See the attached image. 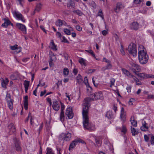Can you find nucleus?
Returning <instances> with one entry per match:
<instances>
[{
    "label": "nucleus",
    "mask_w": 154,
    "mask_h": 154,
    "mask_svg": "<svg viewBox=\"0 0 154 154\" xmlns=\"http://www.w3.org/2000/svg\"><path fill=\"white\" fill-rule=\"evenodd\" d=\"M88 99V100H87V101H88V106L89 108V103L90 101L94 100H97L98 99H103V94L100 91L97 92H96L95 93H94L93 96H92V97L85 98L84 99L83 105H84V103H85V101H86L85 99Z\"/></svg>",
    "instance_id": "7ed1b4c3"
},
{
    "label": "nucleus",
    "mask_w": 154,
    "mask_h": 154,
    "mask_svg": "<svg viewBox=\"0 0 154 154\" xmlns=\"http://www.w3.org/2000/svg\"><path fill=\"white\" fill-rule=\"evenodd\" d=\"M120 51L121 54L123 55H125V52L124 50L123 45H121V48L120 49Z\"/></svg>",
    "instance_id": "c03bdc74"
},
{
    "label": "nucleus",
    "mask_w": 154,
    "mask_h": 154,
    "mask_svg": "<svg viewBox=\"0 0 154 154\" xmlns=\"http://www.w3.org/2000/svg\"><path fill=\"white\" fill-rule=\"evenodd\" d=\"M42 5L40 3L37 4L36 6V8L35 9V10L38 11H39L41 8Z\"/></svg>",
    "instance_id": "f704fd0d"
},
{
    "label": "nucleus",
    "mask_w": 154,
    "mask_h": 154,
    "mask_svg": "<svg viewBox=\"0 0 154 154\" xmlns=\"http://www.w3.org/2000/svg\"><path fill=\"white\" fill-rule=\"evenodd\" d=\"M4 20L7 26L10 25H11L12 26H13V24L11 23L9 20L6 19H5Z\"/></svg>",
    "instance_id": "e433bc0d"
},
{
    "label": "nucleus",
    "mask_w": 154,
    "mask_h": 154,
    "mask_svg": "<svg viewBox=\"0 0 154 154\" xmlns=\"http://www.w3.org/2000/svg\"><path fill=\"white\" fill-rule=\"evenodd\" d=\"M131 65L133 71L135 74L141 71V68L138 64L135 63H132Z\"/></svg>",
    "instance_id": "9b49d317"
},
{
    "label": "nucleus",
    "mask_w": 154,
    "mask_h": 154,
    "mask_svg": "<svg viewBox=\"0 0 154 154\" xmlns=\"http://www.w3.org/2000/svg\"><path fill=\"white\" fill-rule=\"evenodd\" d=\"M98 14V16L100 17L103 20L104 19V16L102 11L101 9L99 10Z\"/></svg>",
    "instance_id": "c9c22d12"
},
{
    "label": "nucleus",
    "mask_w": 154,
    "mask_h": 154,
    "mask_svg": "<svg viewBox=\"0 0 154 154\" xmlns=\"http://www.w3.org/2000/svg\"><path fill=\"white\" fill-rule=\"evenodd\" d=\"M121 131L124 133V134H125L127 131V129L125 125H123L122 126V128H120Z\"/></svg>",
    "instance_id": "58836bf2"
},
{
    "label": "nucleus",
    "mask_w": 154,
    "mask_h": 154,
    "mask_svg": "<svg viewBox=\"0 0 154 154\" xmlns=\"http://www.w3.org/2000/svg\"><path fill=\"white\" fill-rule=\"evenodd\" d=\"M121 118L122 121L123 123H124L125 119V115L124 114H122V113H121Z\"/></svg>",
    "instance_id": "09e8293b"
},
{
    "label": "nucleus",
    "mask_w": 154,
    "mask_h": 154,
    "mask_svg": "<svg viewBox=\"0 0 154 154\" xmlns=\"http://www.w3.org/2000/svg\"><path fill=\"white\" fill-rule=\"evenodd\" d=\"M60 103L61 104V112H64L63 110L65 108V106L61 102H60Z\"/></svg>",
    "instance_id": "de8ad7c7"
},
{
    "label": "nucleus",
    "mask_w": 154,
    "mask_h": 154,
    "mask_svg": "<svg viewBox=\"0 0 154 154\" xmlns=\"http://www.w3.org/2000/svg\"><path fill=\"white\" fill-rule=\"evenodd\" d=\"M60 121L63 122L65 119V116L64 112H60Z\"/></svg>",
    "instance_id": "c756f323"
},
{
    "label": "nucleus",
    "mask_w": 154,
    "mask_h": 154,
    "mask_svg": "<svg viewBox=\"0 0 154 154\" xmlns=\"http://www.w3.org/2000/svg\"><path fill=\"white\" fill-rule=\"evenodd\" d=\"M122 70L123 73L129 77H131V76L132 74H131V73L128 71L126 70L125 69H122Z\"/></svg>",
    "instance_id": "bb28decb"
},
{
    "label": "nucleus",
    "mask_w": 154,
    "mask_h": 154,
    "mask_svg": "<svg viewBox=\"0 0 154 154\" xmlns=\"http://www.w3.org/2000/svg\"><path fill=\"white\" fill-rule=\"evenodd\" d=\"M31 114L30 113H29L28 114V116L27 117V118L26 119V120H25V122H28V121L29 120V117H31Z\"/></svg>",
    "instance_id": "0e129e2a"
},
{
    "label": "nucleus",
    "mask_w": 154,
    "mask_h": 154,
    "mask_svg": "<svg viewBox=\"0 0 154 154\" xmlns=\"http://www.w3.org/2000/svg\"><path fill=\"white\" fill-rule=\"evenodd\" d=\"M102 34L104 36L106 35L108 33V32L105 30H104L102 32Z\"/></svg>",
    "instance_id": "e2e57ef3"
},
{
    "label": "nucleus",
    "mask_w": 154,
    "mask_h": 154,
    "mask_svg": "<svg viewBox=\"0 0 154 154\" xmlns=\"http://www.w3.org/2000/svg\"><path fill=\"white\" fill-rule=\"evenodd\" d=\"M150 141L151 144L152 145H154V136H151Z\"/></svg>",
    "instance_id": "13d9d810"
},
{
    "label": "nucleus",
    "mask_w": 154,
    "mask_h": 154,
    "mask_svg": "<svg viewBox=\"0 0 154 154\" xmlns=\"http://www.w3.org/2000/svg\"><path fill=\"white\" fill-rule=\"evenodd\" d=\"M63 31L67 35H70L71 33L70 30L67 28L64 29Z\"/></svg>",
    "instance_id": "79ce46f5"
},
{
    "label": "nucleus",
    "mask_w": 154,
    "mask_h": 154,
    "mask_svg": "<svg viewBox=\"0 0 154 154\" xmlns=\"http://www.w3.org/2000/svg\"><path fill=\"white\" fill-rule=\"evenodd\" d=\"M24 107L26 110L28 109V97L27 96H26L24 97L23 100Z\"/></svg>",
    "instance_id": "f3484780"
},
{
    "label": "nucleus",
    "mask_w": 154,
    "mask_h": 154,
    "mask_svg": "<svg viewBox=\"0 0 154 154\" xmlns=\"http://www.w3.org/2000/svg\"><path fill=\"white\" fill-rule=\"evenodd\" d=\"M115 82V80L114 78H112L110 79V87L112 88V86L114 84V83Z\"/></svg>",
    "instance_id": "37998d69"
},
{
    "label": "nucleus",
    "mask_w": 154,
    "mask_h": 154,
    "mask_svg": "<svg viewBox=\"0 0 154 154\" xmlns=\"http://www.w3.org/2000/svg\"><path fill=\"white\" fill-rule=\"evenodd\" d=\"M6 100L8 103V106L9 108L11 109L13 108V103L14 102L13 99L11 97V96L10 94L7 92L5 97Z\"/></svg>",
    "instance_id": "39448f33"
},
{
    "label": "nucleus",
    "mask_w": 154,
    "mask_h": 154,
    "mask_svg": "<svg viewBox=\"0 0 154 154\" xmlns=\"http://www.w3.org/2000/svg\"><path fill=\"white\" fill-rule=\"evenodd\" d=\"M112 66L111 62L107 63V65L105 66L102 68V70L104 71L106 69H109L112 68Z\"/></svg>",
    "instance_id": "aec40b11"
},
{
    "label": "nucleus",
    "mask_w": 154,
    "mask_h": 154,
    "mask_svg": "<svg viewBox=\"0 0 154 154\" xmlns=\"http://www.w3.org/2000/svg\"><path fill=\"white\" fill-rule=\"evenodd\" d=\"M14 16L18 20L22 21L23 22H25V21L23 15L20 13L16 11L13 12Z\"/></svg>",
    "instance_id": "6e6552de"
},
{
    "label": "nucleus",
    "mask_w": 154,
    "mask_h": 154,
    "mask_svg": "<svg viewBox=\"0 0 154 154\" xmlns=\"http://www.w3.org/2000/svg\"><path fill=\"white\" fill-rule=\"evenodd\" d=\"M40 27L45 33H47L46 30L45 29L44 27L43 26H40Z\"/></svg>",
    "instance_id": "338daca9"
},
{
    "label": "nucleus",
    "mask_w": 154,
    "mask_h": 154,
    "mask_svg": "<svg viewBox=\"0 0 154 154\" xmlns=\"http://www.w3.org/2000/svg\"><path fill=\"white\" fill-rule=\"evenodd\" d=\"M131 78H133L134 81L135 82H140L139 79L137 78L136 77L134 76V75H131Z\"/></svg>",
    "instance_id": "8fccbe9b"
},
{
    "label": "nucleus",
    "mask_w": 154,
    "mask_h": 154,
    "mask_svg": "<svg viewBox=\"0 0 154 154\" xmlns=\"http://www.w3.org/2000/svg\"><path fill=\"white\" fill-rule=\"evenodd\" d=\"M49 55L50 60H57L56 56L54 55L53 53L51 51H50L49 52Z\"/></svg>",
    "instance_id": "393cba45"
},
{
    "label": "nucleus",
    "mask_w": 154,
    "mask_h": 154,
    "mask_svg": "<svg viewBox=\"0 0 154 154\" xmlns=\"http://www.w3.org/2000/svg\"><path fill=\"white\" fill-rule=\"evenodd\" d=\"M87 91H89V92H91L92 90V88L89 86L88 84V85H87Z\"/></svg>",
    "instance_id": "5fc2aeb1"
},
{
    "label": "nucleus",
    "mask_w": 154,
    "mask_h": 154,
    "mask_svg": "<svg viewBox=\"0 0 154 154\" xmlns=\"http://www.w3.org/2000/svg\"><path fill=\"white\" fill-rule=\"evenodd\" d=\"M73 12L79 16H81L84 14L80 10L78 9L74 10Z\"/></svg>",
    "instance_id": "c85d7f7f"
},
{
    "label": "nucleus",
    "mask_w": 154,
    "mask_h": 154,
    "mask_svg": "<svg viewBox=\"0 0 154 154\" xmlns=\"http://www.w3.org/2000/svg\"><path fill=\"white\" fill-rule=\"evenodd\" d=\"M77 82L79 84H81L83 81L82 76L80 74H79L76 77Z\"/></svg>",
    "instance_id": "cd10ccee"
},
{
    "label": "nucleus",
    "mask_w": 154,
    "mask_h": 154,
    "mask_svg": "<svg viewBox=\"0 0 154 154\" xmlns=\"http://www.w3.org/2000/svg\"><path fill=\"white\" fill-rule=\"evenodd\" d=\"M88 100L85 99L86 101L83 105V109L82 111V115L83 116V124L84 128L85 129L88 130L89 131H92L95 130V125L92 124L89 122L88 110L89 108L88 106Z\"/></svg>",
    "instance_id": "f257e3e1"
},
{
    "label": "nucleus",
    "mask_w": 154,
    "mask_h": 154,
    "mask_svg": "<svg viewBox=\"0 0 154 154\" xmlns=\"http://www.w3.org/2000/svg\"><path fill=\"white\" fill-rule=\"evenodd\" d=\"M142 126L140 127L141 130L143 131H147L149 128L147 124L145 121H143L142 122Z\"/></svg>",
    "instance_id": "dca6fc26"
},
{
    "label": "nucleus",
    "mask_w": 154,
    "mask_h": 154,
    "mask_svg": "<svg viewBox=\"0 0 154 154\" xmlns=\"http://www.w3.org/2000/svg\"><path fill=\"white\" fill-rule=\"evenodd\" d=\"M8 82L9 81L7 78H6L5 80H3L1 83L2 87L4 88H6Z\"/></svg>",
    "instance_id": "5701e85b"
},
{
    "label": "nucleus",
    "mask_w": 154,
    "mask_h": 154,
    "mask_svg": "<svg viewBox=\"0 0 154 154\" xmlns=\"http://www.w3.org/2000/svg\"><path fill=\"white\" fill-rule=\"evenodd\" d=\"M52 107L54 110L56 111L58 110L60 107L59 103L57 101H54L53 102Z\"/></svg>",
    "instance_id": "2eb2a0df"
},
{
    "label": "nucleus",
    "mask_w": 154,
    "mask_h": 154,
    "mask_svg": "<svg viewBox=\"0 0 154 154\" xmlns=\"http://www.w3.org/2000/svg\"><path fill=\"white\" fill-rule=\"evenodd\" d=\"M62 37V38L63 39V40L62 41V42L67 43H69V41L67 40V39L64 36H63Z\"/></svg>",
    "instance_id": "3c124183"
},
{
    "label": "nucleus",
    "mask_w": 154,
    "mask_h": 154,
    "mask_svg": "<svg viewBox=\"0 0 154 154\" xmlns=\"http://www.w3.org/2000/svg\"><path fill=\"white\" fill-rule=\"evenodd\" d=\"M17 45H15L14 46H11L10 48L12 50H14L17 49Z\"/></svg>",
    "instance_id": "603ef678"
},
{
    "label": "nucleus",
    "mask_w": 154,
    "mask_h": 154,
    "mask_svg": "<svg viewBox=\"0 0 154 154\" xmlns=\"http://www.w3.org/2000/svg\"><path fill=\"white\" fill-rule=\"evenodd\" d=\"M54 60H51H51H49V64L50 67H52L54 66V64L53 62V61Z\"/></svg>",
    "instance_id": "a18cd8bd"
},
{
    "label": "nucleus",
    "mask_w": 154,
    "mask_h": 154,
    "mask_svg": "<svg viewBox=\"0 0 154 154\" xmlns=\"http://www.w3.org/2000/svg\"><path fill=\"white\" fill-rule=\"evenodd\" d=\"M63 20L60 19L58 20L55 23V25L59 27L61 26H62Z\"/></svg>",
    "instance_id": "2f4dec72"
},
{
    "label": "nucleus",
    "mask_w": 154,
    "mask_h": 154,
    "mask_svg": "<svg viewBox=\"0 0 154 154\" xmlns=\"http://www.w3.org/2000/svg\"><path fill=\"white\" fill-rule=\"evenodd\" d=\"M7 132L10 134H11L16 132V130L14 124L12 123H10L8 125Z\"/></svg>",
    "instance_id": "9d476101"
},
{
    "label": "nucleus",
    "mask_w": 154,
    "mask_h": 154,
    "mask_svg": "<svg viewBox=\"0 0 154 154\" xmlns=\"http://www.w3.org/2000/svg\"><path fill=\"white\" fill-rule=\"evenodd\" d=\"M136 75H137L138 77L141 79H146L149 77V74L143 73L138 72Z\"/></svg>",
    "instance_id": "a211bd4d"
},
{
    "label": "nucleus",
    "mask_w": 154,
    "mask_h": 154,
    "mask_svg": "<svg viewBox=\"0 0 154 154\" xmlns=\"http://www.w3.org/2000/svg\"><path fill=\"white\" fill-rule=\"evenodd\" d=\"M67 6L68 7H72V8H74L75 7V4L72 1L70 0L67 4Z\"/></svg>",
    "instance_id": "72a5a7b5"
},
{
    "label": "nucleus",
    "mask_w": 154,
    "mask_h": 154,
    "mask_svg": "<svg viewBox=\"0 0 154 154\" xmlns=\"http://www.w3.org/2000/svg\"><path fill=\"white\" fill-rule=\"evenodd\" d=\"M14 140L16 150L17 151H21L22 148L20 146V141L17 140L16 138H14Z\"/></svg>",
    "instance_id": "f8f14e48"
},
{
    "label": "nucleus",
    "mask_w": 154,
    "mask_h": 154,
    "mask_svg": "<svg viewBox=\"0 0 154 154\" xmlns=\"http://www.w3.org/2000/svg\"><path fill=\"white\" fill-rule=\"evenodd\" d=\"M56 35L59 38H61V33L58 32H56Z\"/></svg>",
    "instance_id": "774afa93"
},
{
    "label": "nucleus",
    "mask_w": 154,
    "mask_h": 154,
    "mask_svg": "<svg viewBox=\"0 0 154 154\" xmlns=\"http://www.w3.org/2000/svg\"><path fill=\"white\" fill-rule=\"evenodd\" d=\"M24 88H28L29 85V82L28 81L25 80L24 83Z\"/></svg>",
    "instance_id": "a19ab883"
},
{
    "label": "nucleus",
    "mask_w": 154,
    "mask_h": 154,
    "mask_svg": "<svg viewBox=\"0 0 154 154\" xmlns=\"http://www.w3.org/2000/svg\"><path fill=\"white\" fill-rule=\"evenodd\" d=\"M131 132L133 136H135L137 134L139 133V131L138 129H136L134 128H132L131 127Z\"/></svg>",
    "instance_id": "4be33fe9"
},
{
    "label": "nucleus",
    "mask_w": 154,
    "mask_h": 154,
    "mask_svg": "<svg viewBox=\"0 0 154 154\" xmlns=\"http://www.w3.org/2000/svg\"><path fill=\"white\" fill-rule=\"evenodd\" d=\"M128 52L133 57H135L137 54V50L135 45L133 43L130 44L128 46Z\"/></svg>",
    "instance_id": "20e7f679"
},
{
    "label": "nucleus",
    "mask_w": 154,
    "mask_h": 154,
    "mask_svg": "<svg viewBox=\"0 0 154 154\" xmlns=\"http://www.w3.org/2000/svg\"><path fill=\"white\" fill-rule=\"evenodd\" d=\"M106 116L108 119H111L113 117V114L112 111H107L106 114Z\"/></svg>",
    "instance_id": "412c9836"
},
{
    "label": "nucleus",
    "mask_w": 154,
    "mask_h": 154,
    "mask_svg": "<svg viewBox=\"0 0 154 154\" xmlns=\"http://www.w3.org/2000/svg\"><path fill=\"white\" fill-rule=\"evenodd\" d=\"M131 87L130 86H128L127 87L126 89H127L128 92H131Z\"/></svg>",
    "instance_id": "052dcab7"
},
{
    "label": "nucleus",
    "mask_w": 154,
    "mask_h": 154,
    "mask_svg": "<svg viewBox=\"0 0 154 154\" xmlns=\"http://www.w3.org/2000/svg\"><path fill=\"white\" fill-rule=\"evenodd\" d=\"M63 74L66 75H67L69 73V71L68 69L67 68H65L63 69Z\"/></svg>",
    "instance_id": "ea45409f"
},
{
    "label": "nucleus",
    "mask_w": 154,
    "mask_h": 154,
    "mask_svg": "<svg viewBox=\"0 0 154 154\" xmlns=\"http://www.w3.org/2000/svg\"><path fill=\"white\" fill-rule=\"evenodd\" d=\"M143 0H134V2L136 4H139L143 1Z\"/></svg>",
    "instance_id": "864d4df0"
},
{
    "label": "nucleus",
    "mask_w": 154,
    "mask_h": 154,
    "mask_svg": "<svg viewBox=\"0 0 154 154\" xmlns=\"http://www.w3.org/2000/svg\"><path fill=\"white\" fill-rule=\"evenodd\" d=\"M125 5L124 4L121 2H117L116 6L114 8L115 12L117 13L120 12L121 10L124 9Z\"/></svg>",
    "instance_id": "1a4fd4ad"
},
{
    "label": "nucleus",
    "mask_w": 154,
    "mask_h": 154,
    "mask_svg": "<svg viewBox=\"0 0 154 154\" xmlns=\"http://www.w3.org/2000/svg\"><path fill=\"white\" fill-rule=\"evenodd\" d=\"M79 62L82 65L86 66V60L83 58H81L79 60Z\"/></svg>",
    "instance_id": "a878e982"
},
{
    "label": "nucleus",
    "mask_w": 154,
    "mask_h": 154,
    "mask_svg": "<svg viewBox=\"0 0 154 154\" xmlns=\"http://www.w3.org/2000/svg\"><path fill=\"white\" fill-rule=\"evenodd\" d=\"M87 52H88L89 53L91 54L92 56H93L96 59L95 56V55L93 51L91 50H89L87 51Z\"/></svg>",
    "instance_id": "49530a36"
},
{
    "label": "nucleus",
    "mask_w": 154,
    "mask_h": 154,
    "mask_svg": "<svg viewBox=\"0 0 154 154\" xmlns=\"http://www.w3.org/2000/svg\"><path fill=\"white\" fill-rule=\"evenodd\" d=\"M16 26L17 27L20 29L24 33L26 32V27L25 25L20 23H17Z\"/></svg>",
    "instance_id": "4468645a"
},
{
    "label": "nucleus",
    "mask_w": 154,
    "mask_h": 154,
    "mask_svg": "<svg viewBox=\"0 0 154 154\" xmlns=\"http://www.w3.org/2000/svg\"><path fill=\"white\" fill-rule=\"evenodd\" d=\"M46 154H54L52 149L48 147L46 149Z\"/></svg>",
    "instance_id": "473e14b6"
},
{
    "label": "nucleus",
    "mask_w": 154,
    "mask_h": 154,
    "mask_svg": "<svg viewBox=\"0 0 154 154\" xmlns=\"http://www.w3.org/2000/svg\"><path fill=\"white\" fill-rule=\"evenodd\" d=\"M63 137L64 140L66 141L69 140L71 137V134L70 133H68L66 134H62L60 136V137Z\"/></svg>",
    "instance_id": "ddd939ff"
},
{
    "label": "nucleus",
    "mask_w": 154,
    "mask_h": 154,
    "mask_svg": "<svg viewBox=\"0 0 154 154\" xmlns=\"http://www.w3.org/2000/svg\"><path fill=\"white\" fill-rule=\"evenodd\" d=\"M148 98L149 99H154V95L152 94H149L148 95Z\"/></svg>",
    "instance_id": "69168bd1"
},
{
    "label": "nucleus",
    "mask_w": 154,
    "mask_h": 154,
    "mask_svg": "<svg viewBox=\"0 0 154 154\" xmlns=\"http://www.w3.org/2000/svg\"><path fill=\"white\" fill-rule=\"evenodd\" d=\"M66 115L68 117L69 119H72L74 116V114L72 112V107L69 106L66 109Z\"/></svg>",
    "instance_id": "0eeeda50"
},
{
    "label": "nucleus",
    "mask_w": 154,
    "mask_h": 154,
    "mask_svg": "<svg viewBox=\"0 0 154 154\" xmlns=\"http://www.w3.org/2000/svg\"><path fill=\"white\" fill-rule=\"evenodd\" d=\"M103 61L107 63H109L111 62L109 60L105 58H103Z\"/></svg>",
    "instance_id": "4d7b16f0"
},
{
    "label": "nucleus",
    "mask_w": 154,
    "mask_h": 154,
    "mask_svg": "<svg viewBox=\"0 0 154 154\" xmlns=\"http://www.w3.org/2000/svg\"><path fill=\"white\" fill-rule=\"evenodd\" d=\"M79 143H85V142L80 139H77L73 140L70 144L69 148V150H70L74 148L77 144Z\"/></svg>",
    "instance_id": "423d86ee"
},
{
    "label": "nucleus",
    "mask_w": 154,
    "mask_h": 154,
    "mask_svg": "<svg viewBox=\"0 0 154 154\" xmlns=\"http://www.w3.org/2000/svg\"><path fill=\"white\" fill-rule=\"evenodd\" d=\"M50 46H51V48L55 51L57 50L56 45L54 44L53 40H52L51 41Z\"/></svg>",
    "instance_id": "7c9ffc66"
},
{
    "label": "nucleus",
    "mask_w": 154,
    "mask_h": 154,
    "mask_svg": "<svg viewBox=\"0 0 154 154\" xmlns=\"http://www.w3.org/2000/svg\"><path fill=\"white\" fill-rule=\"evenodd\" d=\"M134 101V99L133 98H131L130 99L129 104V105H133V104L132 102Z\"/></svg>",
    "instance_id": "bf43d9fd"
},
{
    "label": "nucleus",
    "mask_w": 154,
    "mask_h": 154,
    "mask_svg": "<svg viewBox=\"0 0 154 154\" xmlns=\"http://www.w3.org/2000/svg\"><path fill=\"white\" fill-rule=\"evenodd\" d=\"M131 28L132 29L137 30L139 28V24L137 22H133L131 24Z\"/></svg>",
    "instance_id": "6ab92c4d"
},
{
    "label": "nucleus",
    "mask_w": 154,
    "mask_h": 154,
    "mask_svg": "<svg viewBox=\"0 0 154 154\" xmlns=\"http://www.w3.org/2000/svg\"><path fill=\"white\" fill-rule=\"evenodd\" d=\"M29 57L24 58L22 59V60L23 62H26L29 60Z\"/></svg>",
    "instance_id": "680f3d73"
},
{
    "label": "nucleus",
    "mask_w": 154,
    "mask_h": 154,
    "mask_svg": "<svg viewBox=\"0 0 154 154\" xmlns=\"http://www.w3.org/2000/svg\"><path fill=\"white\" fill-rule=\"evenodd\" d=\"M95 140L97 145L98 147L100 146L101 142L100 140L99 139L97 138L95 139Z\"/></svg>",
    "instance_id": "4c0bfd02"
},
{
    "label": "nucleus",
    "mask_w": 154,
    "mask_h": 154,
    "mask_svg": "<svg viewBox=\"0 0 154 154\" xmlns=\"http://www.w3.org/2000/svg\"><path fill=\"white\" fill-rule=\"evenodd\" d=\"M131 122L133 126L137 127V122L134 120V116H132L131 118Z\"/></svg>",
    "instance_id": "b1692460"
},
{
    "label": "nucleus",
    "mask_w": 154,
    "mask_h": 154,
    "mask_svg": "<svg viewBox=\"0 0 154 154\" xmlns=\"http://www.w3.org/2000/svg\"><path fill=\"white\" fill-rule=\"evenodd\" d=\"M76 29L79 31H81L82 30V28L79 26L77 25L76 26Z\"/></svg>",
    "instance_id": "6e6d98bb"
},
{
    "label": "nucleus",
    "mask_w": 154,
    "mask_h": 154,
    "mask_svg": "<svg viewBox=\"0 0 154 154\" xmlns=\"http://www.w3.org/2000/svg\"><path fill=\"white\" fill-rule=\"evenodd\" d=\"M138 59L141 64H145L147 63L149 57L146 53L143 50L139 51Z\"/></svg>",
    "instance_id": "f03ea898"
}]
</instances>
